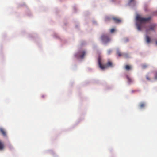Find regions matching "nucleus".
<instances>
[{"mask_svg": "<svg viewBox=\"0 0 157 157\" xmlns=\"http://www.w3.org/2000/svg\"><path fill=\"white\" fill-rule=\"evenodd\" d=\"M151 19V17H150L145 18L139 15H137L136 17V20L137 21L136 25L138 30H141L143 28L142 24L148 22Z\"/></svg>", "mask_w": 157, "mask_h": 157, "instance_id": "1", "label": "nucleus"}, {"mask_svg": "<svg viewBox=\"0 0 157 157\" xmlns=\"http://www.w3.org/2000/svg\"><path fill=\"white\" fill-rule=\"evenodd\" d=\"M98 63L100 68L102 70H104L107 68L109 67H112L113 64L111 61H108L107 64H104L101 63V59L99 57L98 59Z\"/></svg>", "mask_w": 157, "mask_h": 157, "instance_id": "2", "label": "nucleus"}, {"mask_svg": "<svg viewBox=\"0 0 157 157\" xmlns=\"http://www.w3.org/2000/svg\"><path fill=\"white\" fill-rule=\"evenodd\" d=\"M101 38L102 42L104 43H107L110 40L109 38L106 35H103Z\"/></svg>", "mask_w": 157, "mask_h": 157, "instance_id": "3", "label": "nucleus"}, {"mask_svg": "<svg viewBox=\"0 0 157 157\" xmlns=\"http://www.w3.org/2000/svg\"><path fill=\"white\" fill-rule=\"evenodd\" d=\"M86 54V52L85 51H80L76 55V56L78 57L79 56L80 58H83Z\"/></svg>", "mask_w": 157, "mask_h": 157, "instance_id": "4", "label": "nucleus"}, {"mask_svg": "<svg viewBox=\"0 0 157 157\" xmlns=\"http://www.w3.org/2000/svg\"><path fill=\"white\" fill-rule=\"evenodd\" d=\"M155 27V25L154 24H153L150 25L149 26V29H146V31L147 33H148L150 30L153 31L154 30Z\"/></svg>", "mask_w": 157, "mask_h": 157, "instance_id": "5", "label": "nucleus"}, {"mask_svg": "<svg viewBox=\"0 0 157 157\" xmlns=\"http://www.w3.org/2000/svg\"><path fill=\"white\" fill-rule=\"evenodd\" d=\"M113 20L114 21V22L116 23H119L121 21V20L117 17H113L112 18Z\"/></svg>", "mask_w": 157, "mask_h": 157, "instance_id": "6", "label": "nucleus"}, {"mask_svg": "<svg viewBox=\"0 0 157 157\" xmlns=\"http://www.w3.org/2000/svg\"><path fill=\"white\" fill-rule=\"evenodd\" d=\"M4 148V143L0 140V150H3Z\"/></svg>", "mask_w": 157, "mask_h": 157, "instance_id": "7", "label": "nucleus"}, {"mask_svg": "<svg viewBox=\"0 0 157 157\" xmlns=\"http://www.w3.org/2000/svg\"><path fill=\"white\" fill-rule=\"evenodd\" d=\"M0 131L2 133V134L4 136H6V133L5 130L2 128H1L0 129Z\"/></svg>", "mask_w": 157, "mask_h": 157, "instance_id": "8", "label": "nucleus"}, {"mask_svg": "<svg viewBox=\"0 0 157 157\" xmlns=\"http://www.w3.org/2000/svg\"><path fill=\"white\" fill-rule=\"evenodd\" d=\"M146 41L147 43H149L151 41V38L148 36H146Z\"/></svg>", "mask_w": 157, "mask_h": 157, "instance_id": "9", "label": "nucleus"}, {"mask_svg": "<svg viewBox=\"0 0 157 157\" xmlns=\"http://www.w3.org/2000/svg\"><path fill=\"white\" fill-rule=\"evenodd\" d=\"M117 54L120 57L122 56L123 55V54H122L119 50H117Z\"/></svg>", "mask_w": 157, "mask_h": 157, "instance_id": "10", "label": "nucleus"}, {"mask_svg": "<svg viewBox=\"0 0 157 157\" xmlns=\"http://www.w3.org/2000/svg\"><path fill=\"white\" fill-rule=\"evenodd\" d=\"M148 65L146 64H144L141 65V67L143 69H145L147 68Z\"/></svg>", "mask_w": 157, "mask_h": 157, "instance_id": "11", "label": "nucleus"}, {"mask_svg": "<svg viewBox=\"0 0 157 157\" xmlns=\"http://www.w3.org/2000/svg\"><path fill=\"white\" fill-rule=\"evenodd\" d=\"M125 69L127 70H130L131 69V67L130 65H126L125 66Z\"/></svg>", "mask_w": 157, "mask_h": 157, "instance_id": "12", "label": "nucleus"}, {"mask_svg": "<svg viewBox=\"0 0 157 157\" xmlns=\"http://www.w3.org/2000/svg\"><path fill=\"white\" fill-rule=\"evenodd\" d=\"M145 104L144 103H141L139 105L140 107V108H143L144 107H145Z\"/></svg>", "mask_w": 157, "mask_h": 157, "instance_id": "13", "label": "nucleus"}, {"mask_svg": "<svg viewBox=\"0 0 157 157\" xmlns=\"http://www.w3.org/2000/svg\"><path fill=\"white\" fill-rule=\"evenodd\" d=\"M127 78L128 80V81L129 83H130L132 82V80L130 77H129L128 76H127Z\"/></svg>", "mask_w": 157, "mask_h": 157, "instance_id": "14", "label": "nucleus"}, {"mask_svg": "<svg viewBox=\"0 0 157 157\" xmlns=\"http://www.w3.org/2000/svg\"><path fill=\"white\" fill-rule=\"evenodd\" d=\"M112 52V50L111 49H109L107 51V54L108 55L110 54Z\"/></svg>", "mask_w": 157, "mask_h": 157, "instance_id": "15", "label": "nucleus"}, {"mask_svg": "<svg viewBox=\"0 0 157 157\" xmlns=\"http://www.w3.org/2000/svg\"><path fill=\"white\" fill-rule=\"evenodd\" d=\"M154 78L155 79H157V71L155 73Z\"/></svg>", "mask_w": 157, "mask_h": 157, "instance_id": "16", "label": "nucleus"}, {"mask_svg": "<svg viewBox=\"0 0 157 157\" xmlns=\"http://www.w3.org/2000/svg\"><path fill=\"white\" fill-rule=\"evenodd\" d=\"M124 56L125 57L128 58V55L127 54H123V56Z\"/></svg>", "mask_w": 157, "mask_h": 157, "instance_id": "17", "label": "nucleus"}, {"mask_svg": "<svg viewBox=\"0 0 157 157\" xmlns=\"http://www.w3.org/2000/svg\"><path fill=\"white\" fill-rule=\"evenodd\" d=\"M146 78L147 80H150V78L148 75H147L146 76Z\"/></svg>", "mask_w": 157, "mask_h": 157, "instance_id": "18", "label": "nucleus"}, {"mask_svg": "<svg viewBox=\"0 0 157 157\" xmlns=\"http://www.w3.org/2000/svg\"><path fill=\"white\" fill-rule=\"evenodd\" d=\"M115 31V29H112L110 30L111 33H113Z\"/></svg>", "mask_w": 157, "mask_h": 157, "instance_id": "19", "label": "nucleus"}, {"mask_svg": "<svg viewBox=\"0 0 157 157\" xmlns=\"http://www.w3.org/2000/svg\"><path fill=\"white\" fill-rule=\"evenodd\" d=\"M134 0H129V2L131 3Z\"/></svg>", "mask_w": 157, "mask_h": 157, "instance_id": "20", "label": "nucleus"}, {"mask_svg": "<svg viewBox=\"0 0 157 157\" xmlns=\"http://www.w3.org/2000/svg\"><path fill=\"white\" fill-rule=\"evenodd\" d=\"M156 44L157 45V41H156L155 42Z\"/></svg>", "mask_w": 157, "mask_h": 157, "instance_id": "21", "label": "nucleus"}, {"mask_svg": "<svg viewBox=\"0 0 157 157\" xmlns=\"http://www.w3.org/2000/svg\"><path fill=\"white\" fill-rule=\"evenodd\" d=\"M45 97V96L44 95L42 96V97Z\"/></svg>", "mask_w": 157, "mask_h": 157, "instance_id": "22", "label": "nucleus"}, {"mask_svg": "<svg viewBox=\"0 0 157 157\" xmlns=\"http://www.w3.org/2000/svg\"><path fill=\"white\" fill-rule=\"evenodd\" d=\"M156 15H157V11L156 12Z\"/></svg>", "mask_w": 157, "mask_h": 157, "instance_id": "23", "label": "nucleus"}]
</instances>
